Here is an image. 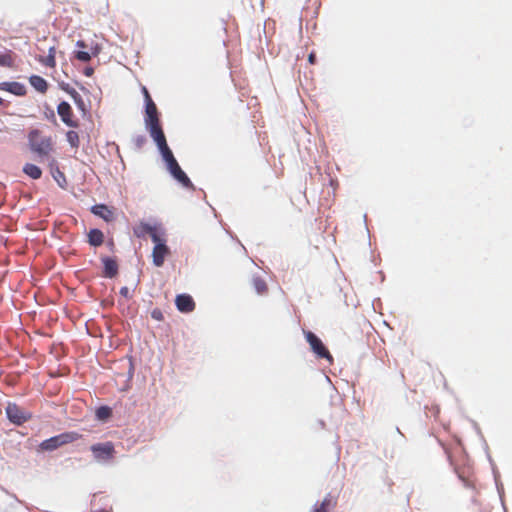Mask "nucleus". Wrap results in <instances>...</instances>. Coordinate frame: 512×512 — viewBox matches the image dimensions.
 I'll return each instance as SVG.
<instances>
[{"mask_svg":"<svg viewBox=\"0 0 512 512\" xmlns=\"http://www.w3.org/2000/svg\"><path fill=\"white\" fill-rule=\"evenodd\" d=\"M28 143L30 150L39 157H48L54 149L52 137L38 129L29 132Z\"/></svg>","mask_w":512,"mask_h":512,"instance_id":"obj_1","label":"nucleus"},{"mask_svg":"<svg viewBox=\"0 0 512 512\" xmlns=\"http://www.w3.org/2000/svg\"><path fill=\"white\" fill-rule=\"evenodd\" d=\"M145 230L149 234L151 240L154 243L152 251L153 264L156 267L163 266L165 258L170 255V248L166 245L165 239H163L154 227L149 225L145 226Z\"/></svg>","mask_w":512,"mask_h":512,"instance_id":"obj_2","label":"nucleus"},{"mask_svg":"<svg viewBox=\"0 0 512 512\" xmlns=\"http://www.w3.org/2000/svg\"><path fill=\"white\" fill-rule=\"evenodd\" d=\"M81 437V434L74 431L64 432L42 441L39 447L43 451H53L63 445L73 443L79 440Z\"/></svg>","mask_w":512,"mask_h":512,"instance_id":"obj_3","label":"nucleus"},{"mask_svg":"<svg viewBox=\"0 0 512 512\" xmlns=\"http://www.w3.org/2000/svg\"><path fill=\"white\" fill-rule=\"evenodd\" d=\"M145 125L150 133V136L156 135L158 132H163V129L160 125L158 110L152 99H149V101L145 103Z\"/></svg>","mask_w":512,"mask_h":512,"instance_id":"obj_4","label":"nucleus"},{"mask_svg":"<svg viewBox=\"0 0 512 512\" xmlns=\"http://www.w3.org/2000/svg\"><path fill=\"white\" fill-rule=\"evenodd\" d=\"M306 341L309 343L314 354L321 359H326L329 363L333 362V357L323 344L321 339L311 331H304Z\"/></svg>","mask_w":512,"mask_h":512,"instance_id":"obj_5","label":"nucleus"},{"mask_svg":"<svg viewBox=\"0 0 512 512\" xmlns=\"http://www.w3.org/2000/svg\"><path fill=\"white\" fill-rule=\"evenodd\" d=\"M91 451L96 460H110L114 455V444L112 442L97 443L91 446Z\"/></svg>","mask_w":512,"mask_h":512,"instance_id":"obj_6","label":"nucleus"},{"mask_svg":"<svg viewBox=\"0 0 512 512\" xmlns=\"http://www.w3.org/2000/svg\"><path fill=\"white\" fill-rule=\"evenodd\" d=\"M57 113L60 116L63 123H65L67 126L72 128H77L79 126L78 121L74 119L72 107L68 102H60L57 107Z\"/></svg>","mask_w":512,"mask_h":512,"instance_id":"obj_7","label":"nucleus"},{"mask_svg":"<svg viewBox=\"0 0 512 512\" xmlns=\"http://www.w3.org/2000/svg\"><path fill=\"white\" fill-rule=\"evenodd\" d=\"M151 137L157 144V146L162 154V157H163L164 161L166 162V165L176 161L171 149L167 145V141H166L164 132H161V133L158 132V134L153 135Z\"/></svg>","mask_w":512,"mask_h":512,"instance_id":"obj_8","label":"nucleus"},{"mask_svg":"<svg viewBox=\"0 0 512 512\" xmlns=\"http://www.w3.org/2000/svg\"><path fill=\"white\" fill-rule=\"evenodd\" d=\"M168 171L171 173V175L180 182L184 187L190 188L193 186L192 182L190 181L189 177L186 175V173L181 169L179 166L177 160L169 163L167 165Z\"/></svg>","mask_w":512,"mask_h":512,"instance_id":"obj_9","label":"nucleus"},{"mask_svg":"<svg viewBox=\"0 0 512 512\" xmlns=\"http://www.w3.org/2000/svg\"><path fill=\"white\" fill-rule=\"evenodd\" d=\"M6 414L8 419L17 425L26 422L28 419L24 411L16 404H8L6 407Z\"/></svg>","mask_w":512,"mask_h":512,"instance_id":"obj_10","label":"nucleus"},{"mask_svg":"<svg viewBox=\"0 0 512 512\" xmlns=\"http://www.w3.org/2000/svg\"><path fill=\"white\" fill-rule=\"evenodd\" d=\"M175 304L177 309L182 313H189L195 309V302L188 294H180L176 296Z\"/></svg>","mask_w":512,"mask_h":512,"instance_id":"obj_11","label":"nucleus"},{"mask_svg":"<svg viewBox=\"0 0 512 512\" xmlns=\"http://www.w3.org/2000/svg\"><path fill=\"white\" fill-rule=\"evenodd\" d=\"M0 90L10 92L16 96H24L26 88L19 82H1Z\"/></svg>","mask_w":512,"mask_h":512,"instance_id":"obj_12","label":"nucleus"},{"mask_svg":"<svg viewBox=\"0 0 512 512\" xmlns=\"http://www.w3.org/2000/svg\"><path fill=\"white\" fill-rule=\"evenodd\" d=\"M91 212L106 222H111L114 219L113 211L105 204H97L92 206Z\"/></svg>","mask_w":512,"mask_h":512,"instance_id":"obj_13","label":"nucleus"},{"mask_svg":"<svg viewBox=\"0 0 512 512\" xmlns=\"http://www.w3.org/2000/svg\"><path fill=\"white\" fill-rule=\"evenodd\" d=\"M104 265V276L108 278H113L118 273V264L117 262L109 257H105L102 259Z\"/></svg>","mask_w":512,"mask_h":512,"instance_id":"obj_14","label":"nucleus"},{"mask_svg":"<svg viewBox=\"0 0 512 512\" xmlns=\"http://www.w3.org/2000/svg\"><path fill=\"white\" fill-rule=\"evenodd\" d=\"M29 83L30 85L38 92L44 94L48 90V83L47 81L39 76V75H32L29 77Z\"/></svg>","mask_w":512,"mask_h":512,"instance_id":"obj_15","label":"nucleus"},{"mask_svg":"<svg viewBox=\"0 0 512 512\" xmlns=\"http://www.w3.org/2000/svg\"><path fill=\"white\" fill-rule=\"evenodd\" d=\"M88 242L91 246L99 247L104 242V234L99 229H91L88 233Z\"/></svg>","mask_w":512,"mask_h":512,"instance_id":"obj_16","label":"nucleus"},{"mask_svg":"<svg viewBox=\"0 0 512 512\" xmlns=\"http://www.w3.org/2000/svg\"><path fill=\"white\" fill-rule=\"evenodd\" d=\"M55 52L56 49L54 46L49 48V53L46 57L40 56L38 58V61L49 68H55L56 66V59H55Z\"/></svg>","mask_w":512,"mask_h":512,"instance_id":"obj_17","label":"nucleus"},{"mask_svg":"<svg viewBox=\"0 0 512 512\" xmlns=\"http://www.w3.org/2000/svg\"><path fill=\"white\" fill-rule=\"evenodd\" d=\"M15 62V53L11 50H6L0 53V66L12 68Z\"/></svg>","mask_w":512,"mask_h":512,"instance_id":"obj_18","label":"nucleus"},{"mask_svg":"<svg viewBox=\"0 0 512 512\" xmlns=\"http://www.w3.org/2000/svg\"><path fill=\"white\" fill-rule=\"evenodd\" d=\"M23 172L30 178L36 180L41 178L42 170L35 164L27 163L23 167Z\"/></svg>","mask_w":512,"mask_h":512,"instance_id":"obj_19","label":"nucleus"},{"mask_svg":"<svg viewBox=\"0 0 512 512\" xmlns=\"http://www.w3.org/2000/svg\"><path fill=\"white\" fill-rule=\"evenodd\" d=\"M253 287L257 294L264 295L268 291L266 282L260 277H254L252 280Z\"/></svg>","mask_w":512,"mask_h":512,"instance_id":"obj_20","label":"nucleus"},{"mask_svg":"<svg viewBox=\"0 0 512 512\" xmlns=\"http://www.w3.org/2000/svg\"><path fill=\"white\" fill-rule=\"evenodd\" d=\"M66 139L73 148H78L80 145L79 135L76 131L70 130L66 133Z\"/></svg>","mask_w":512,"mask_h":512,"instance_id":"obj_21","label":"nucleus"},{"mask_svg":"<svg viewBox=\"0 0 512 512\" xmlns=\"http://www.w3.org/2000/svg\"><path fill=\"white\" fill-rule=\"evenodd\" d=\"M112 415V410L108 406H101L96 410V417L99 420H106Z\"/></svg>","mask_w":512,"mask_h":512,"instance_id":"obj_22","label":"nucleus"},{"mask_svg":"<svg viewBox=\"0 0 512 512\" xmlns=\"http://www.w3.org/2000/svg\"><path fill=\"white\" fill-rule=\"evenodd\" d=\"M331 504V499L325 497L321 503H316L313 512H328V508Z\"/></svg>","mask_w":512,"mask_h":512,"instance_id":"obj_23","label":"nucleus"},{"mask_svg":"<svg viewBox=\"0 0 512 512\" xmlns=\"http://www.w3.org/2000/svg\"><path fill=\"white\" fill-rule=\"evenodd\" d=\"M53 178L58 183V185L62 188L66 185V177L62 171H60L58 168L55 169V171L52 173Z\"/></svg>","mask_w":512,"mask_h":512,"instance_id":"obj_24","label":"nucleus"},{"mask_svg":"<svg viewBox=\"0 0 512 512\" xmlns=\"http://www.w3.org/2000/svg\"><path fill=\"white\" fill-rule=\"evenodd\" d=\"M133 143L137 149H142L146 144V137L144 135H139L133 139Z\"/></svg>","mask_w":512,"mask_h":512,"instance_id":"obj_25","label":"nucleus"},{"mask_svg":"<svg viewBox=\"0 0 512 512\" xmlns=\"http://www.w3.org/2000/svg\"><path fill=\"white\" fill-rule=\"evenodd\" d=\"M75 57L82 62H88L91 59L90 54L86 51H77Z\"/></svg>","mask_w":512,"mask_h":512,"instance_id":"obj_26","label":"nucleus"},{"mask_svg":"<svg viewBox=\"0 0 512 512\" xmlns=\"http://www.w3.org/2000/svg\"><path fill=\"white\" fill-rule=\"evenodd\" d=\"M151 317L157 321H162L163 320V313L160 309H154L152 312H151Z\"/></svg>","mask_w":512,"mask_h":512,"instance_id":"obj_27","label":"nucleus"},{"mask_svg":"<svg viewBox=\"0 0 512 512\" xmlns=\"http://www.w3.org/2000/svg\"><path fill=\"white\" fill-rule=\"evenodd\" d=\"M142 93L144 95L145 103H147V101H149V99H152L149 94V91L147 90V88L145 86L142 87Z\"/></svg>","mask_w":512,"mask_h":512,"instance_id":"obj_28","label":"nucleus"},{"mask_svg":"<svg viewBox=\"0 0 512 512\" xmlns=\"http://www.w3.org/2000/svg\"><path fill=\"white\" fill-rule=\"evenodd\" d=\"M308 62L311 64V65H314L316 63V54L315 52H311L308 56Z\"/></svg>","mask_w":512,"mask_h":512,"instance_id":"obj_29","label":"nucleus"},{"mask_svg":"<svg viewBox=\"0 0 512 512\" xmlns=\"http://www.w3.org/2000/svg\"><path fill=\"white\" fill-rule=\"evenodd\" d=\"M94 74V69L92 67H86L84 69V75L87 77H91Z\"/></svg>","mask_w":512,"mask_h":512,"instance_id":"obj_30","label":"nucleus"},{"mask_svg":"<svg viewBox=\"0 0 512 512\" xmlns=\"http://www.w3.org/2000/svg\"><path fill=\"white\" fill-rule=\"evenodd\" d=\"M120 294H121L122 296H124V297L128 298V297H129V289H128V287H122V288L120 289Z\"/></svg>","mask_w":512,"mask_h":512,"instance_id":"obj_31","label":"nucleus"},{"mask_svg":"<svg viewBox=\"0 0 512 512\" xmlns=\"http://www.w3.org/2000/svg\"><path fill=\"white\" fill-rule=\"evenodd\" d=\"M77 46L81 47V48H85L86 47V45H85V43L83 41H78L77 42Z\"/></svg>","mask_w":512,"mask_h":512,"instance_id":"obj_32","label":"nucleus"},{"mask_svg":"<svg viewBox=\"0 0 512 512\" xmlns=\"http://www.w3.org/2000/svg\"><path fill=\"white\" fill-rule=\"evenodd\" d=\"M4 104V100L2 98H0V106H2Z\"/></svg>","mask_w":512,"mask_h":512,"instance_id":"obj_33","label":"nucleus"},{"mask_svg":"<svg viewBox=\"0 0 512 512\" xmlns=\"http://www.w3.org/2000/svg\"><path fill=\"white\" fill-rule=\"evenodd\" d=\"M463 481L465 482V484H466L467 486H469V485H470L469 481L464 480V479H463Z\"/></svg>","mask_w":512,"mask_h":512,"instance_id":"obj_34","label":"nucleus"}]
</instances>
